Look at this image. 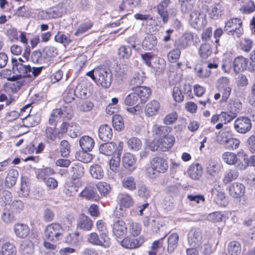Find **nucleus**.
I'll return each instance as SVG.
<instances>
[{
    "mask_svg": "<svg viewBox=\"0 0 255 255\" xmlns=\"http://www.w3.org/2000/svg\"><path fill=\"white\" fill-rule=\"evenodd\" d=\"M14 231L17 237L23 239L29 235L30 229L26 224L17 223L14 226Z\"/></svg>",
    "mask_w": 255,
    "mask_h": 255,
    "instance_id": "obj_23",
    "label": "nucleus"
},
{
    "mask_svg": "<svg viewBox=\"0 0 255 255\" xmlns=\"http://www.w3.org/2000/svg\"><path fill=\"white\" fill-rule=\"evenodd\" d=\"M1 218L2 220L6 224L12 223L14 220L13 214L7 208L3 209Z\"/></svg>",
    "mask_w": 255,
    "mask_h": 255,
    "instance_id": "obj_60",
    "label": "nucleus"
},
{
    "mask_svg": "<svg viewBox=\"0 0 255 255\" xmlns=\"http://www.w3.org/2000/svg\"><path fill=\"white\" fill-rule=\"evenodd\" d=\"M244 3L239 8L243 13L249 14L255 11V4L253 1L246 0Z\"/></svg>",
    "mask_w": 255,
    "mask_h": 255,
    "instance_id": "obj_48",
    "label": "nucleus"
},
{
    "mask_svg": "<svg viewBox=\"0 0 255 255\" xmlns=\"http://www.w3.org/2000/svg\"><path fill=\"white\" fill-rule=\"evenodd\" d=\"M125 104L128 106H138L140 103L134 91L127 95L125 99Z\"/></svg>",
    "mask_w": 255,
    "mask_h": 255,
    "instance_id": "obj_43",
    "label": "nucleus"
},
{
    "mask_svg": "<svg viewBox=\"0 0 255 255\" xmlns=\"http://www.w3.org/2000/svg\"><path fill=\"white\" fill-rule=\"evenodd\" d=\"M66 132L72 138H75L80 135V127L77 124L65 122Z\"/></svg>",
    "mask_w": 255,
    "mask_h": 255,
    "instance_id": "obj_26",
    "label": "nucleus"
},
{
    "mask_svg": "<svg viewBox=\"0 0 255 255\" xmlns=\"http://www.w3.org/2000/svg\"><path fill=\"white\" fill-rule=\"evenodd\" d=\"M84 173V168L79 165L74 164L71 173V178L72 180L75 179H79V178L83 175Z\"/></svg>",
    "mask_w": 255,
    "mask_h": 255,
    "instance_id": "obj_58",
    "label": "nucleus"
},
{
    "mask_svg": "<svg viewBox=\"0 0 255 255\" xmlns=\"http://www.w3.org/2000/svg\"><path fill=\"white\" fill-rule=\"evenodd\" d=\"M112 119L114 128L117 130L121 131L124 128L123 118L119 115H115Z\"/></svg>",
    "mask_w": 255,
    "mask_h": 255,
    "instance_id": "obj_49",
    "label": "nucleus"
},
{
    "mask_svg": "<svg viewBox=\"0 0 255 255\" xmlns=\"http://www.w3.org/2000/svg\"><path fill=\"white\" fill-rule=\"evenodd\" d=\"M170 128L167 126H161L154 125L152 128L153 135H156L159 138H163L170 135Z\"/></svg>",
    "mask_w": 255,
    "mask_h": 255,
    "instance_id": "obj_29",
    "label": "nucleus"
},
{
    "mask_svg": "<svg viewBox=\"0 0 255 255\" xmlns=\"http://www.w3.org/2000/svg\"><path fill=\"white\" fill-rule=\"evenodd\" d=\"M179 236L177 234L173 233L168 238L167 252L169 254L173 253L177 247Z\"/></svg>",
    "mask_w": 255,
    "mask_h": 255,
    "instance_id": "obj_35",
    "label": "nucleus"
},
{
    "mask_svg": "<svg viewBox=\"0 0 255 255\" xmlns=\"http://www.w3.org/2000/svg\"><path fill=\"white\" fill-rule=\"evenodd\" d=\"M175 138L170 134L163 138L153 139L149 144V149L153 151L160 150L166 151L171 148L174 144Z\"/></svg>",
    "mask_w": 255,
    "mask_h": 255,
    "instance_id": "obj_2",
    "label": "nucleus"
},
{
    "mask_svg": "<svg viewBox=\"0 0 255 255\" xmlns=\"http://www.w3.org/2000/svg\"><path fill=\"white\" fill-rule=\"evenodd\" d=\"M157 43L155 36L150 34L147 35L142 42V48L145 50L153 49Z\"/></svg>",
    "mask_w": 255,
    "mask_h": 255,
    "instance_id": "obj_27",
    "label": "nucleus"
},
{
    "mask_svg": "<svg viewBox=\"0 0 255 255\" xmlns=\"http://www.w3.org/2000/svg\"><path fill=\"white\" fill-rule=\"evenodd\" d=\"M82 183L79 179L72 180L67 185V191L65 193L69 196H73L78 191V188L81 186Z\"/></svg>",
    "mask_w": 255,
    "mask_h": 255,
    "instance_id": "obj_32",
    "label": "nucleus"
},
{
    "mask_svg": "<svg viewBox=\"0 0 255 255\" xmlns=\"http://www.w3.org/2000/svg\"><path fill=\"white\" fill-rule=\"evenodd\" d=\"M188 174L191 178L199 179L202 174V166L199 164L191 165L188 169Z\"/></svg>",
    "mask_w": 255,
    "mask_h": 255,
    "instance_id": "obj_33",
    "label": "nucleus"
},
{
    "mask_svg": "<svg viewBox=\"0 0 255 255\" xmlns=\"http://www.w3.org/2000/svg\"><path fill=\"white\" fill-rule=\"evenodd\" d=\"M24 82L22 80L13 81L7 83L4 87V90L8 93H16L23 85Z\"/></svg>",
    "mask_w": 255,
    "mask_h": 255,
    "instance_id": "obj_30",
    "label": "nucleus"
},
{
    "mask_svg": "<svg viewBox=\"0 0 255 255\" xmlns=\"http://www.w3.org/2000/svg\"><path fill=\"white\" fill-rule=\"evenodd\" d=\"M63 233V230L59 224H51L45 230L44 237L47 241L56 242L62 239Z\"/></svg>",
    "mask_w": 255,
    "mask_h": 255,
    "instance_id": "obj_4",
    "label": "nucleus"
},
{
    "mask_svg": "<svg viewBox=\"0 0 255 255\" xmlns=\"http://www.w3.org/2000/svg\"><path fill=\"white\" fill-rule=\"evenodd\" d=\"M206 17V14L203 11H193L190 15L189 22L193 27H198L205 23Z\"/></svg>",
    "mask_w": 255,
    "mask_h": 255,
    "instance_id": "obj_11",
    "label": "nucleus"
},
{
    "mask_svg": "<svg viewBox=\"0 0 255 255\" xmlns=\"http://www.w3.org/2000/svg\"><path fill=\"white\" fill-rule=\"evenodd\" d=\"M18 173L12 171L10 172L5 179V186L8 188H11L14 186L17 181Z\"/></svg>",
    "mask_w": 255,
    "mask_h": 255,
    "instance_id": "obj_52",
    "label": "nucleus"
},
{
    "mask_svg": "<svg viewBox=\"0 0 255 255\" xmlns=\"http://www.w3.org/2000/svg\"><path fill=\"white\" fill-rule=\"evenodd\" d=\"M239 175L238 170L235 168H232L225 171L222 181L224 184H228L237 179Z\"/></svg>",
    "mask_w": 255,
    "mask_h": 255,
    "instance_id": "obj_22",
    "label": "nucleus"
},
{
    "mask_svg": "<svg viewBox=\"0 0 255 255\" xmlns=\"http://www.w3.org/2000/svg\"><path fill=\"white\" fill-rule=\"evenodd\" d=\"M172 97L177 103H181L184 100V95L181 87L175 86L173 88Z\"/></svg>",
    "mask_w": 255,
    "mask_h": 255,
    "instance_id": "obj_50",
    "label": "nucleus"
},
{
    "mask_svg": "<svg viewBox=\"0 0 255 255\" xmlns=\"http://www.w3.org/2000/svg\"><path fill=\"white\" fill-rule=\"evenodd\" d=\"M145 78V74L142 71L135 72L131 77L129 82V85L131 87V89H134L137 87H141Z\"/></svg>",
    "mask_w": 255,
    "mask_h": 255,
    "instance_id": "obj_20",
    "label": "nucleus"
},
{
    "mask_svg": "<svg viewBox=\"0 0 255 255\" xmlns=\"http://www.w3.org/2000/svg\"><path fill=\"white\" fill-rule=\"evenodd\" d=\"M120 155L115 154L109 161L111 169L114 172H116L118 170L120 164Z\"/></svg>",
    "mask_w": 255,
    "mask_h": 255,
    "instance_id": "obj_59",
    "label": "nucleus"
},
{
    "mask_svg": "<svg viewBox=\"0 0 255 255\" xmlns=\"http://www.w3.org/2000/svg\"><path fill=\"white\" fill-rule=\"evenodd\" d=\"M11 65L13 73L16 75L34 79L38 76L42 71L43 66L38 67H31L29 64L24 63V61L21 58L17 59L16 58H12Z\"/></svg>",
    "mask_w": 255,
    "mask_h": 255,
    "instance_id": "obj_1",
    "label": "nucleus"
},
{
    "mask_svg": "<svg viewBox=\"0 0 255 255\" xmlns=\"http://www.w3.org/2000/svg\"><path fill=\"white\" fill-rule=\"evenodd\" d=\"M93 225V222L89 217L84 214L80 216L77 222L78 228L84 231H89Z\"/></svg>",
    "mask_w": 255,
    "mask_h": 255,
    "instance_id": "obj_21",
    "label": "nucleus"
},
{
    "mask_svg": "<svg viewBox=\"0 0 255 255\" xmlns=\"http://www.w3.org/2000/svg\"><path fill=\"white\" fill-rule=\"evenodd\" d=\"M87 241L92 245L105 248L109 247L111 245L110 239L105 232L100 233L99 236L95 232L91 233L87 236Z\"/></svg>",
    "mask_w": 255,
    "mask_h": 255,
    "instance_id": "obj_5",
    "label": "nucleus"
},
{
    "mask_svg": "<svg viewBox=\"0 0 255 255\" xmlns=\"http://www.w3.org/2000/svg\"><path fill=\"white\" fill-rule=\"evenodd\" d=\"M224 9L220 4H215L209 12V16L213 19H218L220 18L224 13Z\"/></svg>",
    "mask_w": 255,
    "mask_h": 255,
    "instance_id": "obj_38",
    "label": "nucleus"
},
{
    "mask_svg": "<svg viewBox=\"0 0 255 255\" xmlns=\"http://www.w3.org/2000/svg\"><path fill=\"white\" fill-rule=\"evenodd\" d=\"M54 173V170L50 168V167H46L43 169H41L38 171V173L37 175V177L38 179L42 180V181H44L48 177L50 176L51 174H53Z\"/></svg>",
    "mask_w": 255,
    "mask_h": 255,
    "instance_id": "obj_55",
    "label": "nucleus"
},
{
    "mask_svg": "<svg viewBox=\"0 0 255 255\" xmlns=\"http://www.w3.org/2000/svg\"><path fill=\"white\" fill-rule=\"evenodd\" d=\"M90 172L92 176L95 179H100L104 176V171L102 168L97 164L91 166Z\"/></svg>",
    "mask_w": 255,
    "mask_h": 255,
    "instance_id": "obj_45",
    "label": "nucleus"
},
{
    "mask_svg": "<svg viewBox=\"0 0 255 255\" xmlns=\"http://www.w3.org/2000/svg\"><path fill=\"white\" fill-rule=\"evenodd\" d=\"M1 253L2 255H16V249L13 244L6 243L1 247Z\"/></svg>",
    "mask_w": 255,
    "mask_h": 255,
    "instance_id": "obj_44",
    "label": "nucleus"
},
{
    "mask_svg": "<svg viewBox=\"0 0 255 255\" xmlns=\"http://www.w3.org/2000/svg\"><path fill=\"white\" fill-rule=\"evenodd\" d=\"M96 82L105 88H109L112 83L113 76L111 70L106 67L95 68Z\"/></svg>",
    "mask_w": 255,
    "mask_h": 255,
    "instance_id": "obj_3",
    "label": "nucleus"
},
{
    "mask_svg": "<svg viewBox=\"0 0 255 255\" xmlns=\"http://www.w3.org/2000/svg\"><path fill=\"white\" fill-rule=\"evenodd\" d=\"M120 243L123 248L128 249H134L141 246L143 240L140 237L135 238L133 236H127Z\"/></svg>",
    "mask_w": 255,
    "mask_h": 255,
    "instance_id": "obj_10",
    "label": "nucleus"
},
{
    "mask_svg": "<svg viewBox=\"0 0 255 255\" xmlns=\"http://www.w3.org/2000/svg\"><path fill=\"white\" fill-rule=\"evenodd\" d=\"M131 90L135 91L140 104H144L151 94V90L148 87L145 86L131 89Z\"/></svg>",
    "mask_w": 255,
    "mask_h": 255,
    "instance_id": "obj_17",
    "label": "nucleus"
},
{
    "mask_svg": "<svg viewBox=\"0 0 255 255\" xmlns=\"http://www.w3.org/2000/svg\"><path fill=\"white\" fill-rule=\"evenodd\" d=\"M120 204L123 207H129L133 205V200L128 194H123L121 195Z\"/></svg>",
    "mask_w": 255,
    "mask_h": 255,
    "instance_id": "obj_62",
    "label": "nucleus"
},
{
    "mask_svg": "<svg viewBox=\"0 0 255 255\" xmlns=\"http://www.w3.org/2000/svg\"><path fill=\"white\" fill-rule=\"evenodd\" d=\"M202 234L199 228H192L188 233V241L192 248H197L202 244Z\"/></svg>",
    "mask_w": 255,
    "mask_h": 255,
    "instance_id": "obj_9",
    "label": "nucleus"
},
{
    "mask_svg": "<svg viewBox=\"0 0 255 255\" xmlns=\"http://www.w3.org/2000/svg\"><path fill=\"white\" fill-rule=\"evenodd\" d=\"M180 54V49L176 48L172 49L168 54V59L171 63H174L179 58Z\"/></svg>",
    "mask_w": 255,
    "mask_h": 255,
    "instance_id": "obj_64",
    "label": "nucleus"
},
{
    "mask_svg": "<svg viewBox=\"0 0 255 255\" xmlns=\"http://www.w3.org/2000/svg\"><path fill=\"white\" fill-rule=\"evenodd\" d=\"M10 207L12 212L19 213L23 210L24 206L21 200H15L12 202Z\"/></svg>",
    "mask_w": 255,
    "mask_h": 255,
    "instance_id": "obj_63",
    "label": "nucleus"
},
{
    "mask_svg": "<svg viewBox=\"0 0 255 255\" xmlns=\"http://www.w3.org/2000/svg\"><path fill=\"white\" fill-rule=\"evenodd\" d=\"M96 189H97L102 196H106L110 192L111 190L110 185L106 182H101L96 184Z\"/></svg>",
    "mask_w": 255,
    "mask_h": 255,
    "instance_id": "obj_54",
    "label": "nucleus"
},
{
    "mask_svg": "<svg viewBox=\"0 0 255 255\" xmlns=\"http://www.w3.org/2000/svg\"><path fill=\"white\" fill-rule=\"evenodd\" d=\"M54 127H47L45 129V135L47 138L54 141L57 137L61 139L64 137V122L60 126V128L58 132H56V126Z\"/></svg>",
    "mask_w": 255,
    "mask_h": 255,
    "instance_id": "obj_14",
    "label": "nucleus"
},
{
    "mask_svg": "<svg viewBox=\"0 0 255 255\" xmlns=\"http://www.w3.org/2000/svg\"><path fill=\"white\" fill-rule=\"evenodd\" d=\"M88 151L83 149L81 151H79L76 153L75 157L80 161L84 163H89L92 160L93 155L89 153Z\"/></svg>",
    "mask_w": 255,
    "mask_h": 255,
    "instance_id": "obj_39",
    "label": "nucleus"
},
{
    "mask_svg": "<svg viewBox=\"0 0 255 255\" xmlns=\"http://www.w3.org/2000/svg\"><path fill=\"white\" fill-rule=\"evenodd\" d=\"M150 166L153 170L159 173H164L168 169L167 161L160 157L153 158L150 161Z\"/></svg>",
    "mask_w": 255,
    "mask_h": 255,
    "instance_id": "obj_12",
    "label": "nucleus"
},
{
    "mask_svg": "<svg viewBox=\"0 0 255 255\" xmlns=\"http://www.w3.org/2000/svg\"><path fill=\"white\" fill-rule=\"evenodd\" d=\"M40 121L38 117L28 115L22 119V126L25 127H33L38 125Z\"/></svg>",
    "mask_w": 255,
    "mask_h": 255,
    "instance_id": "obj_36",
    "label": "nucleus"
},
{
    "mask_svg": "<svg viewBox=\"0 0 255 255\" xmlns=\"http://www.w3.org/2000/svg\"><path fill=\"white\" fill-rule=\"evenodd\" d=\"M124 143L122 141L119 142L118 146L114 142L104 143L101 144L99 150L100 153L110 156L115 154L121 155L123 150Z\"/></svg>",
    "mask_w": 255,
    "mask_h": 255,
    "instance_id": "obj_7",
    "label": "nucleus"
},
{
    "mask_svg": "<svg viewBox=\"0 0 255 255\" xmlns=\"http://www.w3.org/2000/svg\"><path fill=\"white\" fill-rule=\"evenodd\" d=\"M122 185L124 188L129 190H134L136 188V183L132 177L125 178L122 181Z\"/></svg>",
    "mask_w": 255,
    "mask_h": 255,
    "instance_id": "obj_56",
    "label": "nucleus"
},
{
    "mask_svg": "<svg viewBox=\"0 0 255 255\" xmlns=\"http://www.w3.org/2000/svg\"><path fill=\"white\" fill-rule=\"evenodd\" d=\"M225 162L229 165H234L238 161L237 155L231 152H225L222 155Z\"/></svg>",
    "mask_w": 255,
    "mask_h": 255,
    "instance_id": "obj_46",
    "label": "nucleus"
},
{
    "mask_svg": "<svg viewBox=\"0 0 255 255\" xmlns=\"http://www.w3.org/2000/svg\"><path fill=\"white\" fill-rule=\"evenodd\" d=\"M63 115L62 110L61 109H56L53 110L51 114L49 123L51 126H56V123L58 122L62 118Z\"/></svg>",
    "mask_w": 255,
    "mask_h": 255,
    "instance_id": "obj_40",
    "label": "nucleus"
},
{
    "mask_svg": "<svg viewBox=\"0 0 255 255\" xmlns=\"http://www.w3.org/2000/svg\"><path fill=\"white\" fill-rule=\"evenodd\" d=\"M80 196L87 200L97 201L99 195L97 193L96 184L88 185L80 193Z\"/></svg>",
    "mask_w": 255,
    "mask_h": 255,
    "instance_id": "obj_13",
    "label": "nucleus"
},
{
    "mask_svg": "<svg viewBox=\"0 0 255 255\" xmlns=\"http://www.w3.org/2000/svg\"><path fill=\"white\" fill-rule=\"evenodd\" d=\"M212 50L210 44L204 43L201 45L199 49V53L202 59L208 58L212 54Z\"/></svg>",
    "mask_w": 255,
    "mask_h": 255,
    "instance_id": "obj_42",
    "label": "nucleus"
},
{
    "mask_svg": "<svg viewBox=\"0 0 255 255\" xmlns=\"http://www.w3.org/2000/svg\"><path fill=\"white\" fill-rule=\"evenodd\" d=\"M242 25V21L240 19L231 18L226 22L224 31H227V34L232 35L234 38L236 36L239 38L243 31Z\"/></svg>",
    "mask_w": 255,
    "mask_h": 255,
    "instance_id": "obj_6",
    "label": "nucleus"
},
{
    "mask_svg": "<svg viewBox=\"0 0 255 255\" xmlns=\"http://www.w3.org/2000/svg\"><path fill=\"white\" fill-rule=\"evenodd\" d=\"M79 144L83 150L91 151L95 144L94 139L89 136H84L79 140Z\"/></svg>",
    "mask_w": 255,
    "mask_h": 255,
    "instance_id": "obj_31",
    "label": "nucleus"
},
{
    "mask_svg": "<svg viewBox=\"0 0 255 255\" xmlns=\"http://www.w3.org/2000/svg\"><path fill=\"white\" fill-rule=\"evenodd\" d=\"M113 136V131L111 127L107 125H102L99 129V137L105 141H109Z\"/></svg>",
    "mask_w": 255,
    "mask_h": 255,
    "instance_id": "obj_25",
    "label": "nucleus"
},
{
    "mask_svg": "<svg viewBox=\"0 0 255 255\" xmlns=\"http://www.w3.org/2000/svg\"><path fill=\"white\" fill-rule=\"evenodd\" d=\"M242 104L238 99H232L228 105V110L230 113L233 114L236 116L242 109Z\"/></svg>",
    "mask_w": 255,
    "mask_h": 255,
    "instance_id": "obj_34",
    "label": "nucleus"
},
{
    "mask_svg": "<svg viewBox=\"0 0 255 255\" xmlns=\"http://www.w3.org/2000/svg\"><path fill=\"white\" fill-rule=\"evenodd\" d=\"M248 62V59L243 56L236 57L233 62V68L235 72L239 73L241 71L247 69Z\"/></svg>",
    "mask_w": 255,
    "mask_h": 255,
    "instance_id": "obj_19",
    "label": "nucleus"
},
{
    "mask_svg": "<svg viewBox=\"0 0 255 255\" xmlns=\"http://www.w3.org/2000/svg\"><path fill=\"white\" fill-rule=\"evenodd\" d=\"M132 53L131 47L129 46H122L118 50V54L121 58L123 59H128Z\"/></svg>",
    "mask_w": 255,
    "mask_h": 255,
    "instance_id": "obj_51",
    "label": "nucleus"
},
{
    "mask_svg": "<svg viewBox=\"0 0 255 255\" xmlns=\"http://www.w3.org/2000/svg\"><path fill=\"white\" fill-rule=\"evenodd\" d=\"M240 144V141L236 138L230 137L225 145V147L230 150L237 149Z\"/></svg>",
    "mask_w": 255,
    "mask_h": 255,
    "instance_id": "obj_61",
    "label": "nucleus"
},
{
    "mask_svg": "<svg viewBox=\"0 0 255 255\" xmlns=\"http://www.w3.org/2000/svg\"><path fill=\"white\" fill-rule=\"evenodd\" d=\"M160 108L158 101L152 100L148 103L145 108V114L148 117H151L156 114Z\"/></svg>",
    "mask_w": 255,
    "mask_h": 255,
    "instance_id": "obj_28",
    "label": "nucleus"
},
{
    "mask_svg": "<svg viewBox=\"0 0 255 255\" xmlns=\"http://www.w3.org/2000/svg\"><path fill=\"white\" fill-rule=\"evenodd\" d=\"M245 190L244 185L239 182H234L229 186V194L234 198H240L243 196Z\"/></svg>",
    "mask_w": 255,
    "mask_h": 255,
    "instance_id": "obj_16",
    "label": "nucleus"
},
{
    "mask_svg": "<svg viewBox=\"0 0 255 255\" xmlns=\"http://www.w3.org/2000/svg\"><path fill=\"white\" fill-rule=\"evenodd\" d=\"M128 145L129 148L132 150H138L141 147L142 143L138 138L132 137L128 141Z\"/></svg>",
    "mask_w": 255,
    "mask_h": 255,
    "instance_id": "obj_57",
    "label": "nucleus"
},
{
    "mask_svg": "<svg viewBox=\"0 0 255 255\" xmlns=\"http://www.w3.org/2000/svg\"><path fill=\"white\" fill-rule=\"evenodd\" d=\"M220 170V165L214 161H210L207 167V172L212 176H215Z\"/></svg>",
    "mask_w": 255,
    "mask_h": 255,
    "instance_id": "obj_47",
    "label": "nucleus"
},
{
    "mask_svg": "<svg viewBox=\"0 0 255 255\" xmlns=\"http://www.w3.org/2000/svg\"><path fill=\"white\" fill-rule=\"evenodd\" d=\"M112 231L115 237L121 239L127 233V227L125 222L122 220L114 222L112 226Z\"/></svg>",
    "mask_w": 255,
    "mask_h": 255,
    "instance_id": "obj_15",
    "label": "nucleus"
},
{
    "mask_svg": "<svg viewBox=\"0 0 255 255\" xmlns=\"http://www.w3.org/2000/svg\"><path fill=\"white\" fill-rule=\"evenodd\" d=\"M136 159L134 156L130 153H126L123 157V164L124 167L129 170L132 171L135 169Z\"/></svg>",
    "mask_w": 255,
    "mask_h": 255,
    "instance_id": "obj_24",
    "label": "nucleus"
},
{
    "mask_svg": "<svg viewBox=\"0 0 255 255\" xmlns=\"http://www.w3.org/2000/svg\"><path fill=\"white\" fill-rule=\"evenodd\" d=\"M63 15V9L61 8V11H59L58 7L51 8L48 10H42L39 12L38 14L39 18L43 19H48L51 18H55L61 17Z\"/></svg>",
    "mask_w": 255,
    "mask_h": 255,
    "instance_id": "obj_18",
    "label": "nucleus"
},
{
    "mask_svg": "<svg viewBox=\"0 0 255 255\" xmlns=\"http://www.w3.org/2000/svg\"><path fill=\"white\" fill-rule=\"evenodd\" d=\"M178 2L183 13H188L193 8L194 4L193 0H179Z\"/></svg>",
    "mask_w": 255,
    "mask_h": 255,
    "instance_id": "obj_41",
    "label": "nucleus"
},
{
    "mask_svg": "<svg viewBox=\"0 0 255 255\" xmlns=\"http://www.w3.org/2000/svg\"><path fill=\"white\" fill-rule=\"evenodd\" d=\"M43 58L48 59L55 57L58 53L57 49L53 46H47L42 51Z\"/></svg>",
    "mask_w": 255,
    "mask_h": 255,
    "instance_id": "obj_53",
    "label": "nucleus"
},
{
    "mask_svg": "<svg viewBox=\"0 0 255 255\" xmlns=\"http://www.w3.org/2000/svg\"><path fill=\"white\" fill-rule=\"evenodd\" d=\"M242 248L239 242L232 241L228 246V252L230 255H240L241 253Z\"/></svg>",
    "mask_w": 255,
    "mask_h": 255,
    "instance_id": "obj_37",
    "label": "nucleus"
},
{
    "mask_svg": "<svg viewBox=\"0 0 255 255\" xmlns=\"http://www.w3.org/2000/svg\"><path fill=\"white\" fill-rule=\"evenodd\" d=\"M252 127L251 120L247 117H240L234 123L235 130L240 133L245 134L249 132Z\"/></svg>",
    "mask_w": 255,
    "mask_h": 255,
    "instance_id": "obj_8",
    "label": "nucleus"
}]
</instances>
